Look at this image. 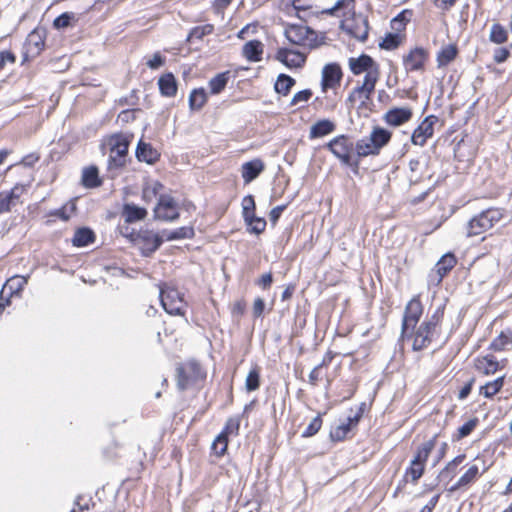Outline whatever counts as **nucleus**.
Returning a JSON list of instances; mask_svg holds the SVG:
<instances>
[{"label":"nucleus","mask_w":512,"mask_h":512,"mask_svg":"<svg viewBox=\"0 0 512 512\" xmlns=\"http://www.w3.org/2000/svg\"><path fill=\"white\" fill-rule=\"evenodd\" d=\"M503 217L500 209L489 208L471 218L466 225V236L474 237L485 233Z\"/></svg>","instance_id":"nucleus-1"},{"label":"nucleus","mask_w":512,"mask_h":512,"mask_svg":"<svg viewBox=\"0 0 512 512\" xmlns=\"http://www.w3.org/2000/svg\"><path fill=\"white\" fill-rule=\"evenodd\" d=\"M284 35L287 40L294 45L309 48L318 46L316 32L302 24H286Z\"/></svg>","instance_id":"nucleus-2"},{"label":"nucleus","mask_w":512,"mask_h":512,"mask_svg":"<svg viewBox=\"0 0 512 512\" xmlns=\"http://www.w3.org/2000/svg\"><path fill=\"white\" fill-rule=\"evenodd\" d=\"M108 145L110 148L109 168L118 169L124 167L129 148L128 138L121 134L113 135L108 139Z\"/></svg>","instance_id":"nucleus-3"},{"label":"nucleus","mask_w":512,"mask_h":512,"mask_svg":"<svg viewBox=\"0 0 512 512\" xmlns=\"http://www.w3.org/2000/svg\"><path fill=\"white\" fill-rule=\"evenodd\" d=\"M160 301L163 309L170 315L183 316L185 314L186 302L183 294L176 288L164 286L160 288Z\"/></svg>","instance_id":"nucleus-4"},{"label":"nucleus","mask_w":512,"mask_h":512,"mask_svg":"<svg viewBox=\"0 0 512 512\" xmlns=\"http://www.w3.org/2000/svg\"><path fill=\"white\" fill-rule=\"evenodd\" d=\"M439 319L438 314L434 313L418 327L414 334L413 350L420 351L430 345Z\"/></svg>","instance_id":"nucleus-5"},{"label":"nucleus","mask_w":512,"mask_h":512,"mask_svg":"<svg viewBox=\"0 0 512 512\" xmlns=\"http://www.w3.org/2000/svg\"><path fill=\"white\" fill-rule=\"evenodd\" d=\"M179 207L176 200L168 194H160L154 208V218L166 222H173L179 218Z\"/></svg>","instance_id":"nucleus-6"},{"label":"nucleus","mask_w":512,"mask_h":512,"mask_svg":"<svg viewBox=\"0 0 512 512\" xmlns=\"http://www.w3.org/2000/svg\"><path fill=\"white\" fill-rule=\"evenodd\" d=\"M328 148L344 165H354L352 161L354 145L347 136L340 135L333 138L328 143ZM355 165H357V163H355Z\"/></svg>","instance_id":"nucleus-7"},{"label":"nucleus","mask_w":512,"mask_h":512,"mask_svg":"<svg viewBox=\"0 0 512 512\" xmlns=\"http://www.w3.org/2000/svg\"><path fill=\"white\" fill-rule=\"evenodd\" d=\"M45 46V31L34 29L31 31L23 46V58L25 61L37 57Z\"/></svg>","instance_id":"nucleus-8"},{"label":"nucleus","mask_w":512,"mask_h":512,"mask_svg":"<svg viewBox=\"0 0 512 512\" xmlns=\"http://www.w3.org/2000/svg\"><path fill=\"white\" fill-rule=\"evenodd\" d=\"M423 313V306L419 297L412 298L405 307L402 320V337L411 328L414 329Z\"/></svg>","instance_id":"nucleus-9"},{"label":"nucleus","mask_w":512,"mask_h":512,"mask_svg":"<svg viewBox=\"0 0 512 512\" xmlns=\"http://www.w3.org/2000/svg\"><path fill=\"white\" fill-rule=\"evenodd\" d=\"M136 244L144 256L153 254L163 243V237L150 230L140 231L136 238Z\"/></svg>","instance_id":"nucleus-10"},{"label":"nucleus","mask_w":512,"mask_h":512,"mask_svg":"<svg viewBox=\"0 0 512 512\" xmlns=\"http://www.w3.org/2000/svg\"><path fill=\"white\" fill-rule=\"evenodd\" d=\"M341 29L346 31L352 37L358 39L361 42L367 40L368 37V21L363 16H355L351 20H344L340 25Z\"/></svg>","instance_id":"nucleus-11"},{"label":"nucleus","mask_w":512,"mask_h":512,"mask_svg":"<svg viewBox=\"0 0 512 512\" xmlns=\"http://www.w3.org/2000/svg\"><path fill=\"white\" fill-rule=\"evenodd\" d=\"M428 58V50L422 47H415L403 57L404 68L407 72L422 71Z\"/></svg>","instance_id":"nucleus-12"},{"label":"nucleus","mask_w":512,"mask_h":512,"mask_svg":"<svg viewBox=\"0 0 512 512\" xmlns=\"http://www.w3.org/2000/svg\"><path fill=\"white\" fill-rule=\"evenodd\" d=\"M437 121L438 118L436 116H427L412 133V143L418 146H424L427 139L433 136V126Z\"/></svg>","instance_id":"nucleus-13"},{"label":"nucleus","mask_w":512,"mask_h":512,"mask_svg":"<svg viewBox=\"0 0 512 512\" xmlns=\"http://www.w3.org/2000/svg\"><path fill=\"white\" fill-rule=\"evenodd\" d=\"M200 375V366L195 361L186 363L177 368V386L180 390H185L188 385L196 380Z\"/></svg>","instance_id":"nucleus-14"},{"label":"nucleus","mask_w":512,"mask_h":512,"mask_svg":"<svg viewBox=\"0 0 512 512\" xmlns=\"http://www.w3.org/2000/svg\"><path fill=\"white\" fill-rule=\"evenodd\" d=\"M342 71L338 64L330 63L324 66L322 70L321 88L323 92L328 89H334L340 85Z\"/></svg>","instance_id":"nucleus-15"},{"label":"nucleus","mask_w":512,"mask_h":512,"mask_svg":"<svg viewBox=\"0 0 512 512\" xmlns=\"http://www.w3.org/2000/svg\"><path fill=\"white\" fill-rule=\"evenodd\" d=\"M275 58L288 68H300L305 64L306 56L293 49H278Z\"/></svg>","instance_id":"nucleus-16"},{"label":"nucleus","mask_w":512,"mask_h":512,"mask_svg":"<svg viewBox=\"0 0 512 512\" xmlns=\"http://www.w3.org/2000/svg\"><path fill=\"white\" fill-rule=\"evenodd\" d=\"M412 110L408 107L392 108L384 114V120L391 126H400L412 118Z\"/></svg>","instance_id":"nucleus-17"},{"label":"nucleus","mask_w":512,"mask_h":512,"mask_svg":"<svg viewBox=\"0 0 512 512\" xmlns=\"http://www.w3.org/2000/svg\"><path fill=\"white\" fill-rule=\"evenodd\" d=\"M136 158L140 162L154 164L159 160L160 153L150 143L140 140L136 148Z\"/></svg>","instance_id":"nucleus-18"},{"label":"nucleus","mask_w":512,"mask_h":512,"mask_svg":"<svg viewBox=\"0 0 512 512\" xmlns=\"http://www.w3.org/2000/svg\"><path fill=\"white\" fill-rule=\"evenodd\" d=\"M265 165L261 159H254L242 165V178L246 184L256 179L264 170Z\"/></svg>","instance_id":"nucleus-19"},{"label":"nucleus","mask_w":512,"mask_h":512,"mask_svg":"<svg viewBox=\"0 0 512 512\" xmlns=\"http://www.w3.org/2000/svg\"><path fill=\"white\" fill-rule=\"evenodd\" d=\"M349 66L353 74L359 75L378 66V64L369 55L362 54L358 58H350Z\"/></svg>","instance_id":"nucleus-20"},{"label":"nucleus","mask_w":512,"mask_h":512,"mask_svg":"<svg viewBox=\"0 0 512 512\" xmlns=\"http://www.w3.org/2000/svg\"><path fill=\"white\" fill-rule=\"evenodd\" d=\"M264 45L259 40H251L244 44L242 53L243 56L251 61L258 62L262 59Z\"/></svg>","instance_id":"nucleus-21"},{"label":"nucleus","mask_w":512,"mask_h":512,"mask_svg":"<svg viewBox=\"0 0 512 512\" xmlns=\"http://www.w3.org/2000/svg\"><path fill=\"white\" fill-rule=\"evenodd\" d=\"M28 278L29 276L14 275L5 282L1 290L12 297L23 290Z\"/></svg>","instance_id":"nucleus-22"},{"label":"nucleus","mask_w":512,"mask_h":512,"mask_svg":"<svg viewBox=\"0 0 512 512\" xmlns=\"http://www.w3.org/2000/svg\"><path fill=\"white\" fill-rule=\"evenodd\" d=\"M360 419V414L348 417L346 423H342L331 431L330 436L333 441L343 440Z\"/></svg>","instance_id":"nucleus-23"},{"label":"nucleus","mask_w":512,"mask_h":512,"mask_svg":"<svg viewBox=\"0 0 512 512\" xmlns=\"http://www.w3.org/2000/svg\"><path fill=\"white\" fill-rule=\"evenodd\" d=\"M160 93L166 97H173L177 92V83L172 73L163 74L158 80Z\"/></svg>","instance_id":"nucleus-24"},{"label":"nucleus","mask_w":512,"mask_h":512,"mask_svg":"<svg viewBox=\"0 0 512 512\" xmlns=\"http://www.w3.org/2000/svg\"><path fill=\"white\" fill-rule=\"evenodd\" d=\"M457 260L454 254L446 253L436 263L435 269L438 274L437 283H440L443 277L456 265Z\"/></svg>","instance_id":"nucleus-25"},{"label":"nucleus","mask_w":512,"mask_h":512,"mask_svg":"<svg viewBox=\"0 0 512 512\" xmlns=\"http://www.w3.org/2000/svg\"><path fill=\"white\" fill-rule=\"evenodd\" d=\"M335 128L336 126L332 121L328 119L319 120L311 126L309 137L310 139H315L326 136L332 133Z\"/></svg>","instance_id":"nucleus-26"},{"label":"nucleus","mask_w":512,"mask_h":512,"mask_svg":"<svg viewBox=\"0 0 512 512\" xmlns=\"http://www.w3.org/2000/svg\"><path fill=\"white\" fill-rule=\"evenodd\" d=\"M231 77L230 71H225L218 73L213 78H211L208 82V88L209 92L212 95H218L220 94L225 87L227 86V83Z\"/></svg>","instance_id":"nucleus-27"},{"label":"nucleus","mask_w":512,"mask_h":512,"mask_svg":"<svg viewBox=\"0 0 512 512\" xmlns=\"http://www.w3.org/2000/svg\"><path fill=\"white\" fill-rule=\"evenodd\" d=\"M465 455L461 454L456 456L453 460L440 471L438 478L440 481H450L457 472V467L464 461Z\"/></svg>","instance_id":"nucleus-28"},{"label":"nucleus","mask_w":512,"mask_h":512,"mask_svg":"<svg viewBox=\"0 0 512 512\" xmlns=\"http://www.w3.org/2000/svg\"><path fill=\"white\" fill-rule=\"evenodd\" d=\"M391 136V132L381 127L374 128L369 135L371 142L375 145L379 152L385 145L388 144Z\"/></svg>","instance_id":"nucleus-29"},{"label":"nucleus","mask_w":512,"mask_h":512,"mask_svg":"<svg viewBox=\"0 0 512 512\" xmlns=\"http://www.w3.org/2000/svg\"><path fill=\"white\" fill-rule=\"evenodd\" d=\"M479 474V468L476 465H472L459 479L458 481L449 488L450 492H455L460 488L466 487L476 480Z\"/></svg>","instance_id":"nucleus-30"},{"label":"nucleus","mask_w":512,"mask_h":512,"mask_svg":"<svg viewBox=\"0 0 512 512\" xmlns=\"http://www.w3.org/2000/svg\"><path fill=\"white\" fill-rule=\"evenodd\" d=\"M123 214L126 222L133 223L143 220L147 216V210L134 204H125Z\"/></svg>","instance_id":"nucleus-31"},{"label":"nucleus","mask_w":512,"mask_h":512,"mask_svg":"<svg viewBox=\"0 0 512 512\" xmlns=\"http://www.w3.org/2000/svg\"><path fill=\"white\" fill-rule=\"evenodd\" d=\"M94 240V232L89 228L83 227L75 231L72 243L76 247H83L94 242Z\"/></svg>","instance_id":"nucleus-32"},{"label":"nucleus","mask_w":512,"mask_h":512,"mask_svg":"<svg viewBox=\"0 0 512 512\" xmlns=\"http://www.w3.org/2000/svg\"><path fill=\"white\" fill-rule=\"evenodd\" d=\"M340 11H342L343 16L350 13L355 14V0H338L332 8L324 12L329 15L339 16L338 12Z\"/></svg>","instance_id":"nucleus-33"},{"label":"nucleus","mask_w":512,"mask_h":512,"mask_svg":"<svg viewBox=\"0 0 512 512\" xmlns=\"http://www.w3.org/2000/svg\"><path fill=\"white\" fill-rule=\"evenodd\" d=\"M355 150L359 157H366L369 155H377L379 151L375 147V145L371 142L370 137H364L357 141L355 145Z\"/></svg>","instance_id":"nucleus-34"},{"label":"nucleus","mask_w":512,"mask_h":512,"mask_svg":"<svg viewBox=\"0 0 512 512\" xmlns=\"http://www.w3.org/2000/svg\"><path fill=\"white\" fill-rule=\"evenodd\" d=\"M457 48L454 45H447L443 47L437 54V65L438 67L447 66L457 56Z\"/></svg>","instance_id":"nucleus-35"},{"label":"nucleus","mask_w":512,"mask_h":512,"mask_svg":"<svg viewBox=\"0 0 512 512\" xmlns=\"http://www.w3.org/2000/svg\"><path fill=\"white\" fill-rule=\"evenodd\" d=\"M207 101V93L204 88L191 91L189 95V107L191 110H200Z\"/></svg>","instance_id":"nucleus-36"},{"label":"nucleus","mask_w":512,"mask_h":512,"mask_svg":"<svg viewBox=\"0 0 512 512\" xmlns=\"http://www.w3.org/2000/svg\"><path fill=\"white\" fill-rule=\"evenodd\" d=\"M489 40L495 44H503L508 40V31L499 23H494L490 28Z\"/></svg>","instance_id":"nucleus-37"},{"label":"nucleus","mask_w":512,"mask_h":512,"mask_svg":"<svg viewBox=\"0 0 512 512\" xmlns=\"http://www.w3.org/2000/svg\"><path fill=\"white\" fill-rule=\"evenodd\" d=\"M82 184L87 188H95L101 184L96 167H89L83 170Z\"/></svg>","instance_id":"nucleus-38"},{"label":"nucleus","mask_w":512,"mask_h":512,"mask_svg":"<svg viewBox=\"0 0 512 512\" xmlns=\"http://www.w3.org/2000/svg\"><path fill=\"white\" fill-rule=\"evenodd\" d=\"M76 211V200H70L61 208L50 212V216H55L63 221H68Z\"/></svg>","instance_id":"nucleus-39"},{"label":"nucleus","mask_w":512,"mask_h":512,"mask_svg":"<svg viewBox=\"0 0 512 512\" xmlns=\"http://www.w3.org/2000/svg\"><path fill=\"white\" fill-rule=\"evenodd\" d=\"M246 224L248 225V231L254 234L262 233L266 228V220L261 217H256L254 214L246 216L244 218Z\"/></svg>","instance_id":"nucleus-40"},{"label":"nucleus","mask_w":512,"mask_h":512,"mask_svg":"<svg viewBox=\"0 0 512 512\" xmlns=\"http://www.w3.org/2000/svg\"><path fill=\"white\" fill-rule=\"evenodd\" d=\"M294 85L295 80L292 77L286 74H280L275 83V90L277 93L286 96Z\"/></svg>","instance_id":"nucleus-41"},{"label":"nucleus","mask_w":512,"mask_h":512,"mask_svg":"<svg viewBox=\"0 0 512 512\" xmlns=\"http://www.w3.org/2000/svg\"><path fill=\"white\" fill-rule=\"evenodd\" d=\"M435 441H436V437H433L432 439L424 442L418 449H417V453L416 455L414 456V460L417 461V462H421L423 464L426 463L431 451L434 449L435 447Z\"/></svg>","instance_id":"nucleus-42"},{"label":"nucleus","mask_w":512,"mask_h":512,"mask_svg":"<svg viewBox=\"0 0 512 512\" xmlns=\"http://www.w3.org/2000/svg\"><path fill=\"white\" fill-rule=\"evenodd\" d=\"M504 385V377H499L494 381L488 382L485 385L481 386L480 394L484 395L486 398H491L496 393L500 391V389Z\"/></svg>","instance_id":"nucleus-43"},{"label":"nucleus","mask_w":512,"mask_h":512,"mask_svg":"<svg viewBox=\"0 0 512 512\" xmlns=\"http://www.w3.org/2000/svg\"><path fill=\"white\" fill-rule=\"evenodd\" d=\"M162 189L163 185L158 181H154L143 188L142 199L147 203L152 202Z\"/></svg>","instance_id":"nucleus-44"},{"label":"nucleus","mask_w":512,"mask_h":512,"mask_svg":"<svg viewBox=\"0 0 512 512\" xmlns=\"http://www.w3.org/2000/svg\"><path fill=\"white\" fill-rule=\"evenodd\" d=\"M167 241L177 239H189L194 236V230L191 227H180L171 232H163Z\"/></svg>","instance_id":"nucleus-45"},{"label":"nucleus","mask_w":512,"mask_h":512,"mask_svg":"<svg viewBox=\"0 0 512 512\" xmlns=\"http://www.w3.org/2000/svg\"><path fill=\"white\" fill-rule=\"evenodd\" d=\"M380 76L379 65L373 67L369 71L365 72L364 81L361 86L365 87L366 90L374 91L375 85Z\"/></svg>","instance_id":"nucleus-46"},{"label":"nucleus","mask_w":512,"mask_h":512,"mask_svg":"<svg viewBox=\"0 0 512 512\" xmlns=\"http://www.w3.org/2000/svg\"><path fill=\"white\" fill-rule=\"evenodd\" d=\"M372 93L373 92H371L370 90H366L365 87L360 85L353 89V91L348 97V101L351 103L360 101L361 104H365L366 101L370 99Z\"/></svg>","instance_id":"nucleus-47"},{"label":"nucleus","mask_w":512,"mask_h":512,"mask_svg":"<svg viewBox=\"0 0 512 512\" xmlns=\"http://www.w3.org/2000/svg\"><path fill=\"white\" fill-rule=\"evenodd\" d=\"M425 464L411 460L410 466L406 470V476L411 477L412 482H417L424 473Z\"/></svg>","instance_id":"nucleus-48"},{"label":"nucleus","mask_w":512,"mask_h":512,"mask_svg":"<svg viewBox=\"0 0 512 512\" xmlns=\"http://www.w3.org/2000/svg\"><path fill=\"white\" fill-rule=\"evenodd\" d=\"M213 30H214V27L211 24L196 26L190 31L187 40L188 41H191L193 39L201 40L204 36L211 34L213 32Z\"/></svg>","instance_id":"nucleus-49"},{"label":"nucleus","mask_w":512,"mask_h":512,"mask_svg":"<svg viewBox=\"0 0 512 512\" xmlns=\"http://www.w3.org/2000/svg\"><path fill=\"white\" fill-rule=\"evenodd\" d=\"M260 386V374L257 368L252 369L245 380V388L248 392L255 391Z\"/></svg>","instance_id":"nucleus-50"},{"label":"nucleus","mask_w":512,"mask_h":512,"mask_svg":"<svg viewBox=\"0 0 512 512\" xmlns=\"http://www.w3.org/2000/svg\"><path fill=\"white\" fill-rule=\"evenodd\" d=\"M478 423H479V420L476 417L465 422L462 426H460L458 428V434L456 436V439L460 440V439L465 438L468 435H470L471 432L476 428Z\"/></svg>","instance_id":"nucleus-51"},{"label":"nucleus","mask_w":512,"mask_h":512,"mask_svg":"<svg viewBox=\"0 0 512 512\" xmlns=\"http://www.w3.org/2000/svg\"><path fill=\"white\" fill-rule=\"evenodd\" d=\"M228 437L224 434H219L212 443V450L217 456H222L227 450Z\"/></svg>","instance_id":"nucleus-52"},{"label":"nucleus","mask_w":512,"mask_h":512,"mask_svg":"<svg viewBox=\"0 0 512 512\" xmlns=\"http://www.w3.org/2000/svg\"><path fill=\"white\" fill-rule=\"evenodd\" d=\"M400 44V37L395 33H388L379 44L382 49L394 50Z\"/></svg>","instance_id":"nucleus-53"},{"label":"nucleus","mask_w":512,"mask_h":512,"mask_svg":"<svg viewBox=\"0 0 512 512\" xmlns=\"http://www.w3.org/2000/svg\"><path fill=\"white\" fill-rule=\"evenodd\" d=\"M239 428H240L239 417H230L227 420L226 425L220 434H224L226 437H228V435H238Z\"/></svg>","instance_id":"nucleus-54"},{"label":"nucleus","mask_w":512,"mask_h":512,"mask_svg":"<svg viewBox=\"0 0 512 512\" xmlns=\"http://www.w3.org/2000/svg\"><path fill=\"white\" fill-rule=\"evenodd\" d=\"M322 426V419L320 415H317L314 417L309 425L306 427V429L303 431L302 436L303 437H311L314 436L321 428Z\"/></svg>","instance_id":"nucleus-55"},{"label":"nucleus","mask_w":512,"mask_h":512,"mask_svg":"<svg viewBox=\"0 0 512 512\" xmlns=\"http://www.w3.org/2000/svg\"><path fill=\"white\" fill-rule=\"evenodd\" d=\"M16 202L9 197L7 191L0 192V214L9 212Z\"/></svg>","instance_id":"nucleus-56"},{"label":"nucleus","mask_w":512,"mask_h":512,"mask_svg":"<svg viewBox=\"0 0 512 512\" xmlns=\"http://www.w3.org/2000/svg\"><path fill=\"white\" fill-rule=\"evenodd\" d=\"M312 96V91L310 89H305L297 92L291 99V106H296L300 103H306Z\"/></svg>","instance_id":"nucleus-57"},{"label":"nucleus","mask_w":512,"mask_h":512,"mask_svg":"<svg viewBox=\"0 0 512 512\" xmlns=\"http://www.w3.org/2000/svg\"><path fill=\"white\" fill-rule=\"evenodd\" d=\"M242 207H243V218H245L246 216H249L251 214H254L255 201H254V198L252 195H247L243 198Z\"/></svg>","instance_id":"nucleus-58"},{"label":"nucleus","mask_w":512,"mask_h":512,"mask_svg":"<svg viewBox=\"0 0 512 512\" xmlns=\"http://www.w3.org/2000/svg\"><path fill=\"white\" fill-rule=\"evenodd\" d=\"M485 374L495 373L498 370V362L493 358L485 357L481 362Z\"/></svg>","instance_id":"nucleus-59"},{"label":"nucleus","mask_w":512,"mask_h":512,"mask_svg":"<svg viewBox=\"0 0 512 512\" xmlns=\"http://www.w3.org/2000/svg\"><path fill=\"white\" fill-rule=\"evenodd\" d=\"M73 18L72 14L63 13L55 18L53 25L57 29L66 28L69 26L71 19Z\"/></svg>","instance_id":"nucleus-60"},{"label":"nucleus","mask_w":512,"mask_h":512,"mask_svg":"<svg viewBox=\"0 0 512 512\" xmlns=\"http://www.w3.org/2000/svg\"><path fill=\"white\" fill-rule=\"evenodd\" d=\"M509 55H510V52L507 48L499 47V48L495 49L494 54H493V59L496 63H503L504 61L507 60Z\"/></svg>","instance_id":"nucleus-61"},{"label":"nucleus","mask_w":512,"mask_h":512,"mask_svg":"<svg viewBox=\"0 0 512 512\" xmlns=\"http://www.w3.org/2000/svg\"><path fill=\"white\" fill-rule=\"evenodd\" d=\"M16 60L15 55L11 51L0 52V70H2L7 62L14 63Z\"/></svg>","instance_id":"nucleus-62"},{"label":"nucleus","mask_w":512,"mask_h":512,"mask_svg":"<svg viewBox=\"0 0 512 512\" xmlns=\"http://www.w3.org/2000/svg\"><path fill=\"white\" fill-rule=\"evenodd\" d=\"M165 59L160 53H155L153 57L147 62V66L151 69H158L164 64Z\"/></svg>","instance_id":"nucleus-63"},{"label":"nucleus","mask_w":512,"mask_h":512,"mask_svg":"<svg viewBox=\"0 0 512 512\" xmlns=\"http://www.w3.org/2000/svg\"><path fill=\"white\" fill-rule=\"evenodd\" d=\"M273 282V277L271 273H266L261 276V278L257 281V285L260 286L262 289L266 290L270 288L271 284Z\"/></svg>","instance_id":"nucleus-64"}]
</instances>
